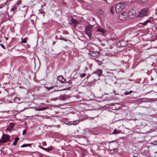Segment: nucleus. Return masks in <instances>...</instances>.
Returning a JSON list of instances; mask_svg holds the SVG:
<instances>
[{"mask_svg":"<svg viewBox=\"0 0 157 157\" xmlns=\"http://www.w3.org/2000/svg\"><path fill=\"white\" fill-rule=\"evenodd\" d=\"M125 6V3L124 2H120L117 4L115 7V10L117 13H118L124 9Z\"/></svg>","mask_w":157,"mask_h":157,"instance_id":"f257e3e1","label":"nucleus"},{"mask_svg":"<svg viewBox=\"0 0 157 157\" xmlns=\"http://www.w3.org/2000/svg\"><path fill=\"white\" fill-rule=\"evenodd\" d=\"M93 26L89 24L86 27V33L90 38L91 35V33L93 30Z\"/></svg>","mask_w":157,"mask_h":157,"instance_id":"f03ea898","label":"nucleus"},{"mask_svg":"<svg viewBox=\"0 0 157 157\" xmlns=\"http://www.w3.org/2000/svg\"><path fill=\"white\" fill-rule=\"evenodd\" d=\"M10 140V136L8 135L3 134L2 139L0 140V143L2 144L6 143Z\"/></svg>","mask_w":157,"mask_h":157,"instance_id":"7ed1b4c3","label":"nucleus"},{"mask_svg":"<svg viewBox=\"0 0 157 157\" xmlns=\"http://www.w3.org/2000/svg\"><path fill=\"white\" fill-rule=\"evenodd\" d=\"M20 10L21 14L25 17L28 11V8L27 6H24L21 8Z\"/></svg>","mask_w":157,"mask_h":157,"instance_id":"20e7f679","label":"nucleus"},{"mask_svg":"<svg viewBox=\"0 0 157 157\" xmlns=\"http://www.w3.org/2000/svg\"><path fill=\"white\" fill-rule=\"evenodd\" d=\"M118 146V144L117 143H110L109 144V148L111 150H114V152H117L118 150L117 148Z\"/></svg>","mask_w":157,"mask_h":157,"instance_id":"39448f33","label":"nucleus"},{"mask_svg":"<svg viewBox=\"0 0 157 157\" xmlns=\"http://www.w3.org/2000/svg\"><path fill=\"white\" fill-rule=\"evenodd\" d=\"M128 14L130 18H133L136 17V13L135 10L131 9L129 11Z\"/></svg>","mask_w":157,"mask_h":157,"instance_id":"423d86ee","label":"nucleus"},{"mask_svg":"<svg viewBox=\"0 0 157 157\" xmlns=\"http://www.w3.org/2000/svg\"><path fill=\"white\" fill-rule=\"evenodd\" d=\"M127 16L128 14L127 13L124 12L120 13L119 15V18L121 20L125 19Z\"/></svg>","mask_w":157,"mask_h":157,"instance_id":"0eeeda50","label":"nucleus"},{"mask_svg":"<svg viewBox=\"0 0 157 157\" xmlns=\"http://www.w3.org/2000/svg\"><path fill=\"white\" fill-rule=\"evenodd\" d=\"M121 107V105L119 104H115L112 105V109L113 110H118Z\"/></svg>","mask_w":157,"mask_h":157,"instance_id":"6e6552de","label":"nucleus"},{"mask_svg":"<svg viewBox=\"0 0 157 157\" xmlns=\"http://www.w3.org/2000/svg\"><path fill=\"white\" fill-rule=\"evenodd\" d=\"M89 53L90 55L92 57H96L98 56L99 55V53L97 51H90Z\"/></svg>","mask_w":157,"mask_h":157,"instance_id":"1a4fd4ad","label":"nucleus"},{"mask_svg":"<svg viewBox=\"0 0 157 157\" xmlns=\"http://www.w3.org/2000/svg\"><path fill=\"white\" fill-rule=\"evenodd\" d=\"M98 32H100L102 34H104L106 32L105 29L103 27L99 26L97 31Z\"/></svg>","mask_w":157,"mask_h":157,"instance_id":"9d476101","label":"nucleus"},{"mask_svg":"<svg viewBox=\"0 0 157 157\" xmlns=\"http://www.w3.org/2000/svg\"><path fill=\"white\" fill-rule=\"evenodd\" d=\"M147 10L143 9L139 13L138 15L140 17H142L146 15V13L147 11Z\"/></svg>","mask_w":157,"mask_h":157,"instance_id":"9b49d317","label":"nucleus"},{"mask_svg":"<svg viewBox=\"0 0 157 157\" xmlns=\"http://www.w3.org/2000/svg\"><path fill=\"white\" fill-rule=\"evenodd\" d=\"M14 126V124L13 123H10L9 126L6 130V131H9V132H10L13 129Z\"/></svg>","mask_w":157,"mask_h":157,"instance_id":"f8f14e48","label":"nucleus"},{"mask_svg":"<svg viewBox=\"0 0 157 157\" xmlns=\"http://www.w3.org/2000/svg\"><path fill=\"white\" fill-rule=\"evenodd\" d=\"M57 79L59 81L62 83L64 82L65 81V79L63 78V77L62 76H58Z\"/></svg>","mask_w":157,"mask_h":157,"instance_id":"ddd939ff","label":"nucleus"},{"mask_svg":"<svg viewBox=\"0 0 157 157\" xmlns=\"http://www.w3.org/2000/svg\"><path fill=\"white\" fill-rule=\"evenodd\" d=\"M71 24H74L75 26V25L78 24V21L72 18L71 20Z\"/></svg>","mask_w":157,"mask_h":157,"instance_id":"4468645a","label":"nucleus"},{"mask_svg":"<svg viewBox=\"0 0 157 157\" xmlns=\"http://www.w3.org/2000/svg\"><path fill=\"white\" fill-rule=\"evenodd\" d=\"M102 71L101 70L98 69L96 71L93 72V73L94 74H96L98 75H99L102 74Z\"/></svg>","mask_w":157,"mask_h":157,"instance_id":"2eb2a0df","label":"nucleus"},{"mask_svg":"<svg viewBox=\"0 0 157 157\" xmlns=\"http://www.w3.org/2000/svg\"><path fill=\"white\" fill-rule=\"evenodd\" d=\"M37 111H43L44 110H45L48 109V107H44L41 108H34Z\"/></svg>","mask_w":157,"mask_h":157,"instance_id":"dca6fc26","label":"nucleus"},{"mask_svg":"<svg viewBox=\"0 0 157 157\" xmlns=\"http://www.w3.org/2000/svg\"><path fill=\"white\" fill-rule=\"evenodd\" d=\"M17 10V7L16 6L14 5L13 6L11 10V11L13 12V13H14L15 11H16Z\"/></svg>","mask_w":157,"mask_h":157,"instance_id":"f3484780","label":"nucleus"},{"mask_svg":"<svg viewBox=\"0 0 157 157\" xmlns=\"http://www.w3.org/2000/svg\"><path fill=\"white\" fill-rule=\"evenodd\" d=\"M19 138L18 137H16L15 139L14 142L13 143V144L14 145H16L17 144V143L18 141Z\"/></svg>","mask_w":157,"mask_h":157,"instance_id":"a211bd4d","label":"nucleus"},{"mask_svg":"<svg viewBox=\"0 0 157 157\" xmlns=\"http://www.w3.org/2000/svg\"><path fill=\"white\" fill-rule=\"evenodd\" d=\"M98 13L101 14L102 15L103 13V11L101 9H99L98 10Z\"/></svg>","mask_w":157,"mask_h":157,"instance_id":"6ab92c4d","label":"nucleus"},{"mask_svg":"<svg viewBox=\"0 0 157 157\" xmlns=\"http://www.w3.org/2000/svg\"><path fill=\"white\" fill-rule=\"evenodd\" d=\"M120 43L121 44V46H124L126 45V43L123 40L120 41Z\"/></svg>","mask_w":157,"mask_h":157,"instance_id":"aec40b11","label":"nucleus"},{"mask_svg":"<svg viewBox=\"0 0 157 157\" xmlns=\"http://www.w3.org/2000/svg\"><path fill=\"white\" fill-rule=\"evenodd\" d=\"M151 22V20H148L145 21L143 23H141V24H142V25H146L147 23H150Z\"/></svg>","mask_w":157,"mask_h":157,"instance_id":"412c9836","label":"nucleus"},{"mask_svg":"<svg viewBox=\"0 0 157 157\" xmlns=\"http://www.w3.org/2000/svg\"><path fill=\"white\" fill-rule=\"evenodd\" d=\"M53 149V147L52 146H51L50 147L46 148V149L45 150V151H49L52 150Z\"/></svg>","mask_w":157,"mask_h":157,"instance_id":"4be33fe9","label":"nucleus"},{"mask_svg":"<svg viewBox=\"0 0 157 157\" xmlns=\"http://www.w3.org/2000/svg\"><path fill=\"white\" fill-rule=\"evenodd\" d=\"M120 132L119 131H118L117 130L115 129L113 132H112L113 134H116L119 133Z\"/></svg>","mask_w":157,"mask_h":157,"instance_id":"5701e85b","label":"nucleus"},{"mask_svg":"<svg viewBox=\"0 0 157 157\" xmlns=\"http://www.w3.org/2000/svg\"><path fill=\"white\" fill-rule=\"evenodd\" d=\"M95 60L97 62V63H98V64L100 65H101L102 64V62L101 61H100L98 60H97V59H95Z\"/></svg>","mask_w":157,"mask_h":157,"instance_id":"b1692460","label":"nucleus"},{"mask_svg":"<svg viewBox=\"0 0 157 157\" xmlns=\"http://www.w3.org/2000/svg\"><path fill=\"white\" fill-rule=\"evenodd\" d=\"M31 146V145L29 144H24L22 145L21 146V147H26L27 146Z\"/></svg>","mask_w":157,"mask_h":157,"instance_id":"393cba45","label":"nucleus"},{"mask_svg":"<svg viewBox=\"0 0 157 157\" xmlns=\"http://www.w3.org/2000/svg\"><path fill=\"white\" fill-rule=\"evenodd\" d=\"M21 40H22L21 41V43H25L26 42V38L22 39V38H21Z\"/></svg>","mask_w":157,"mask_h":157,"instance_id":"a878e982","label":"nucleus"},{"mask_svg":"<svg viewBox=\"0 0 157 157\" xmlns=\"http://www.w3.org/2000/svg\"><path fill=\"white\" fill-rule=\"evenodd\" d=\"M114 7L113 6H112L110 8V11L112 13H113V11L114 10Z\"/></svg>","mask_w":157,"mask_h":157,"instance_id":"bb28decb","label":"nucleus"},{"mask_svg":"<svg viewBox=\"0 0 157 157\" xmlns=\"http://www.w3.org/2000/svg\"><path fill=\"white\" fill-rule=\"evenodd\" d=\"M86 74L84 73L81 74H80V76L81 78H83L85 76Z\"/></svg>","mask_w":157,"mask_h":157,"instance_id":"cd10ccee","label":"nucleus"},{"mask_svg":"<svg viewBox=\"0 0 157 157\" xmlns=\"http://www.w3.org/2000/svg\"><path fill=\"white\" fill-rule=\"evenodd\" d=\"M53 86H51V87H46V88L48 90H52L53 89Z\"/></svg>","mask_w":157,"mask_h":157,"instance_id":"c85d7f7f","label":"nucleus"},{"mask_svg":"<svg viewBox=\"0 0 157 157\" xmlns=\"http://www.w3.org/2000/svg\"><path fill=\"white\" fill-rule=\"evenodd\" d=\"M77 124V123H70V122H68L67 123H66V124L67 125H68V124H73V125H75V124Z\"/></svg>","mask_w":157,"mask_h":157,"instance_id":"c756f323","label":"nucleus"},{"mask_svg":"<svg viewBox=\"0 0 157 157\" xmlns=\"http://www.w3.org/2000/svg\"><path fill=\"white\" fill-rule=\"evenodd\" d=\"M0 45L1 46V47L4 49H6V48L2 44H0Z\"/></svg>","mask_w":157,"mask_h":157,"instance_id":"7c9ffc66","label":"nucleus"},{"mask_svg":"<svg viewBox=\"0 0 157 157\" xmlns=\"http://www.w3.org/2000/svg\"><path fill=\"white\" fill-rule=\"evenodd\" d=\"M42 145L44 146H46L47 145L46 142L45 141L43 142L42 143Z\"/></svg>","mask_w":157,"mask_h":157,"instance_id":"2f4dec72","label":"nucleus"},{"mask_svg":"<svg viewBox=\"0 0 157 157\" xmlns=\"http://www.w3.org/2000/svg\"><path fill=\"white\" fill-rule=\"evenodd\" d=\"M129 94H130V92H129L128 91H127V92H125V93L124 94L125 95H128Z\"/></svg>","mask_w":157,"mask_h":157,"instance_id":"473e14b6","label":"nucleus"},{"mask_svg":"<svg viewBox=\"0 0 157 157\" xmlns=\"http://www.w3.org/2000/svg\"><path fill=\"white\" fill-rule=\"evenodd\" d=\"M152 143L153 144L157 145V141H154Z\"/></svg>","mask_w":157,"mask_h":157,"instance_id":"72a5a7b5","label":"nucleus"},{"mask_svg":"<svg viewBox=\"0 0 157 157\" xmlns=\"http://www.w3.org/2000/svg\"><path fill=\"white\" fill-rule=\"evenodd\" d=\"M141 1L143 3H145L147 2L148 0H141Z\"/></svg>","mask_w":157,"mask_h":157,"instance_id":"f704fd0d","label":"nucleus"},{"mask_svg":"<svg viewBox=\"0 0 157 157\" xmlns=\"http://www.w3.org/2000/svg\"><path fill=\"white\" fill-rule=\"evenodd\" d=\"M26 132V131L25 130H24L22 134L23 135H24L25 134Z\"/></svg>","mask_w":157,"mask_h":157,"instance_id":"c9c22d12","label":"nucleus"},{"mask_svg":"<svg viewBox=\"0 0 157 157\" xmlns=\"http://www.w3.org/2000/svg\"><path fill=\"white\" fill-rule=\"evenodd\" d=\"M145 98H142L140 99V101H145V100H145Z\"/></svg>","mask_w":157,"mask_h":157,"instance_id":"e433bc0d","label":"nucleus"},{"mask_svg":"<svg viewBox=\"0 0 157 157\" xmlns=\"http://www.w3.org/2000/svg\"><path fill=\"white\" fill-rule=\"evenodd\" d=\"M21 4V1H19L17 2L16 3V4L18 6Z\"/></svg>","mask_w":157,"mask_h":157,"instance_id":"4c0bfd02","label":"nucleus"},{"mask_svg":"<svg viewBox=\"0 0 157 157\" xmlns=\"http://www.w3.org/2000/svg\"><path fill=\"white\" fill-rule=\"evenodd\" d=\"M67 83H69V84H71V80H69L67 82Z\"/></svg>","mask_w":157,"mask_h":157,"instance_id":"58836bf2","label":"nucleus"},{"mask_svg":"<svg viewBox=\"0 0 157 157\" xmlns=\"http://www.w3.org/2000/svg\"><path fill=\"white\" fill-rule=\"evenodd\" d=\"M40 147L44 150H45L46 149L45 148H44L42 146Z\"/></svg>","mask_w":157,"mask_h":157,"instance_id":"ea45409f","label":"nucleus"},{"mask_svg":"<svg viewBox=\"0 0 157 157\" xmlns=\"http://www.w3.org/2000/svg\"><path fill=\"white\" fill-rule=\"evenodd\" d=\"M155 13L156 14H157V8L155 10Z\"/></svg>","mask_w":157,"mask_h":157,"instance_id":"a19ab883","label":"nucleus"},{"mask_svg":"<svg viewBox=\"0 0 157 157\" xmlns=\"http://www.w3.org/2000/svg\"><path fill=\"white\" fill-rule=\"evenodd\" d=\"M129 92H130V94L133 91L132 90H131L130 91H129Z\"/></svg>","mask_w":157,"mask_h":157,"instance_id":"79ce46f5","label":"nucleus"},{"mask_svg":"<svg viewBox=\"0 0 157 157\" xmlns=\"http://www.w3.org/2000/svg\"><path fill=\"white\" fill-rule=\"evenodd\" d=\"M63 40L65 41H67V39H63Z\"/></svg>","mask_w":157,"mask_h":157,"instance_id":"37998d69","label":"nucleus"},{"mask_svg":"<svg viewBox=\"0 0 157 157\" xmlns=\"http://www.w3.org/2000/svg\"><path fill=\"white\" fill-rule=\"evenodd\" d=\"M63 4H66L65 3V2L63 3Z\"/></svg>","mask_w":157,"mask_h":157,"instance_id":"c03bdc74","label":"nucleus"},{"mask_svg":"<svg viewBox=\"0 0 157 157\" xmlns=\"http://www.w3.org/2000/svg\"><path fill=\"white\" fill-rule=\"evenodd\" d=\"M133 157H138L137 156H134Z\"/></svg>","mask_w":157,"mask_h":157,"instance_id":"a18cd8bd","label":"nucleus"},{"mask_svg":"<svg viewBox=\"0 0 157 157\" xmlns=\"http://www.w3.org/2000/svg\"><path fill=\"white\" fill-rule=\"evenodd\" d=\"M153 79V78L151 79V80H152Z\"/></svg>","mask_w":157,"mask_h":157,"instance_id":"49530a36","label":"nucleus"},{"mask_svg":"<svg viewBox=\"0 0 157 157\" xmlns=\"http://www.w3.org/2000/svg\"><path fill=\"white\" fill-rule=\"evenodd\" d=\"M153 79V78L151 79V80H152Z\"/></svg>","mask_w":157,"mask_h":157,"instance_id":"de8ad7c7","label":"nucleus"},{"mask_svg":"<svg viewBox=\"0 0 157 157\" xmlns=\"http://www.w3.org/2000/svg\"><path fill=\"white\" fill-rule=\"evenodd\" d=\"M153 79V78L151 79V80H152Z\"/></svg>","mask_w":157,"mask_h":157,"instance_id":"09e8293b","label":"nucleus"}]
</instances>
